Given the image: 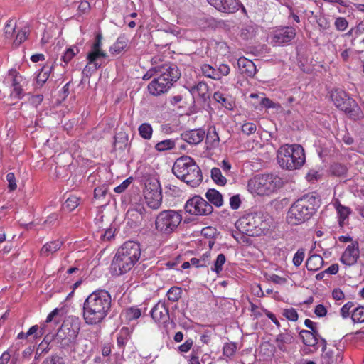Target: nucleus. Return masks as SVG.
<instances>
[{"label":"nucleus","mask_w":364,"mask_h":364,"mask_svg":"<svg viewBox=\"0 0 364 364\" xmlns=\"http://www.w3.org/2000/svg\"><path fill=\"white\" fill-rule=\"evenodd\" d=\"M11 82V90L10 96L12 98L20 100L25 95L23 86L26 84L25 79L16 70H10L7 77Z\"/></svg>","instance_id":"obj_15"},{"label":"nucleus","mask_w":364,"mask_h":364,"mask_svg":"<svg viewBox=\"0 0 364 364\" xmlns=\"http://www.w3.org/2000/svg\"><path fill=\"white\" fill-rule=\"evenodd\" d=\"M213 98L215 101L220 103L225 108L232 109V105L230 102L221 92H215L213 95Z\"/></svg>","instance_id":"obj_47"},{"label":"nucleus","mask_w":364,"mask_h":364,"mask_svg":"<svg viewBox=\"0 0 364 364\" xmlns=\"http://www.w3.org/2000/svg\"><path fill=\"white\" fill-rule=\"evenodd\" d=\"M140 136L145 139H150L152 136L153 129L150 124L143 123L139 127Z\"/></svg>","instance_id":"obj_42"},{"label":"nucleus","mask_w":364,"mask_h":364,"mask_svg":"<svg viewBox=\"0 0 364 364\" xmlns=\"http://www.w3.org/2000/svg\"><path fill=\"white\" fill-rule=\"evenodd\" d=\"M284 181L280 176L273 174H258L248 182V188L258 195H268L281 188Z\"/></svg>","instance_id":"obj_5"},{"label":"nucleus","mask_w":364,"mask_h":364,"mask_svg":"<svg viewBox=\"0 0 364 364\" xmlns=\"http://www.w3.org/2000/svg\"><path fill=\"white\" fill-rule=\"evenodd\" d=\"M294 338L291 331L284 330V332L278 334L275 339V343L277 348L283 352L287 350V345L291 344L294 342Z\"/></svg>","instance_id":"obj_20"},{"label":"nucleus","mask_w":364,"mask_h":364,"mask_svg":"<svg viewBox=\"0 0 364 364\" xmlns=\"http://www.w3.org/2000/svg\"><path fill=\"white\" fill-rule=\"evenodd\" d=\"M334 25L338 31H343L347 28L348 22L344 17H338L336 19Z\"/></svg>","instance_id":"obj_57"},{"label":"nucleus","mask_w":364,"mask_h":364,"mask_svg":"<svg viewBox=\"0 0 364 364\" xmlns=\"http://www.w3.org/2000/svg\"><path fill=\"white\" fill-rule=\"evenodd\" d=\"M225 256L222 253L219 254L214 262L213 267L211 268V270L219 274L223 270V266L225 264Z\"/></svg>","instance_id":"obj_46"},{"label":"nucleus","mask_w":364,"mask_h":364,"mask_svg":"<svg viewBox=\"0 0 364 364\" xmlns=\"http://www.w3.org/2000/svg\"><path fill=\"white\" fill-rule=\"evenodd\" d=\"M331 98L335 106L344 112L349 118L353 120L363 118V113L356 101L344 90L338 89L332 90Z\"/></svg>","instance_id":"obj_6"},{"label":"nucleus","mask_w":364,"mask_h":364,"mask_svg":"<svg viewBox=\"0 0 364 364\" xmlns=\"http://www.w3.org/2000/svg\"><path fill=\"white\" fill-rule=\"evenodd\" d=\"M132 181V178L131 177L126 179L120 185L114 188V192L117 193H121L124 192L127 188L129 185L131 183Z\"/></svg>","instance_id":"obj_63"},{"label":"nucleus","mask_w":364,"mask_h":364,"mask_svg":"<svg viewBox=\"0 0 364 364\" xmlns=\"http://www.w3.org/2000/svg\"><path fill=\"white\" fill-rule=\"evenodd\" d=\"M188 95L192 96L193 99L199 97L205 102L210 98L208 93V86L203 82H198L196 85L188 88Z\"/></svg>","instance_id":"obj_19"},{"label":"nucleus","mask_w":364,"mask_h":364,"mask_svg":"<svg viewBox=\"0 0 364 364\" xmlns=\"http://www.w3.org/2000/svg\"><path fill=\"white\" fill-rule=\"evenodd\" d=\"M148 90L152 95H159L168 90L167 83H163L156 77L148 85Z\"/></svg>","instance_id":"obj_26"},{"label":"nucleus","mask_w":364,"mask_h":364,"mask_svg":"<svg viewBox=\"0 0 364 364\" xmlns=\"http://www.w3.org/2000/svg\"><path fill=\"white\" fill-rule=\"evenodd\" d=\"M145 213V208L143 206L138 205L136 208L129 210L127 211V216L135 218L136 223H141Z\"/></svg>","instance_id":"obj_35"},{"label":"nucleus","mask_w":364,"mask_h":364,"mask_svg":"<svg viewBox=\"0 0 364 364\" xmlns=\"http://www.w3.org/2000/svg\"><path fill=\"white\" fill-rule=\"evenodd\" d=\"M283 316H284L288 320L292 321H296L298 319V314L294 308L284 309Z\"/></svg>","instance_id":"obj_59"},{"label":"nucleus","mask_w":364,"mask_h":364,"mask_svg":"<svg viewBox=\"0 0 364 364\" xmlns=\"http://www.w3.org/2000/svg\"><path fill=\"white\" fill-rule=\"evenodd\" d=\"M107 56V53L102 50L91 49L87 55V60L89 64H94L95 69H97L101 65L97 60L100 58H105Z\"/></svg>","instance_id":"obj_28"},{"label":"nucleus","mask_w":364,"mask_h":364,"mask_svg":"<svg viewBox=\"0 0 364 364\" xmlns=\"http://www.w3.org/2000/svg\"><path fill=\"white\" fill-rule=\"evenodd\" d=\"M323 265V259L318 255H311L306 262V267L309 271L316 272Z\"/></svg>","instance_id":"obj_27"},{"label":"nucleus","mask_w":364,"mask_h":364,"mask_svg":"<svg viewBox=\"0 0 364 364\" xmlns=\"http://www.w3.org/2000/svg\"><path fill=\"white\" fill-rule=\"evenodd\" d=\"M141 248L139 243L134 241L124 242L117 251L111 263V271L115 275L127 273L139 261Z\"/></svg>","instance_id":"obj_3"},{"label":"nucleus","mask_w":364,"mask_h":364,"mask_svg":"<svg viewBox=\"0 0 364 364\" xmlns=\"http://www.w3.org/2000/svg\"><path fill=\"white\" fill-rule=\"evenodd\" d=\"M264 222L260 215L249 213L240 218L236 223L237 228L248 236H259L264 229Z\"/></svg>","instance_id":"obj_8"},{"label":"nucleus","mask_w":364,"mask_h":364,"mask_svg":"<svg viewBox=\"0 0 364 364\" xmlns=\"http://www.w3.org/2000/svg\"><path fill=\"white\" fill-rule=\"evenodd\" d=\"M181 76L178 68L175 65L164 64L160 65L158 71L157 78L163 83H167L168 90L174 82H176Z\"/></svg>","instance_id":"obj_14"},{"label":"nucleus","mask_w":364,"mask_h":364,"mask_svg":"<svg viewBox=\"0 0 364 364\" xmlns=\"http://www.w3.org/2000/svg\"><path fill=\"white\" fill-rule=\"evenodd\" d=\"M112 306L110 294L105 290H96L91 293L83 304V318L87 324L100 323L107 316Z\"/></svg>","instance_id":"obj_1"},{"label":"nucleus","mask_w":364,"mask_h":364,"mask_svg":"<svg viewBox=\"0 0 364 364\" xmlns=\"http://www.w3.org/2000/svg\"><path fill=\"white\" fill-rule=\"evenodd\" d=\"M174 141L171 139H166L157 143L155 149L159 151H163L171 149L174 146Z\"/></svg>","instance_id":"obj_48"},{"label":"nucleus","mask_w":364,"mask_h":364,"mask_svg":"<svg viewBox=\"0 0 364 364\" xmlns=\"http://www.w3.org/2000/svg\"><path fill=\"white\" fill-rule=\"evenodd\" d=\"M237 346L234 343H227L223 346V355L228 358L232 356L236 352Z\"/></svg>","instance_id":"obj_52"},{"label":"nucleus","mask_w":364,"mask_h":364,"mask_svg":"<svg viewBox=\"0 0 364 364\" xmlns=\"http://www.w3.org/2000/svg\"><path fill=\"white\" fill-rule=\"evenodd\" d=\"M80 49L76 46H73L66 50L63 55L61 57V60L66 64L68 63L75 55L79 53Z\"/></svg>","instance_id":"obj_44"},{"label":"nucleus","mask_w":364,"mask_h":364,"mask_svg":"<svg viewBox=\"0 0 364 364\" xmlns=\"http://www.w3.org/2000/svg\"><path fill=\"white\" fill-rule=\"evenodd\" d=\"M359 245L357 241L348 245L343 253L341 262L346 265L351 266L356 263L359 258Z\"/></svg>","instance_id":"obj_17"},{"label":"nucleus","mask_w":364,"mask_h":364,"mask_svg":"<svg viewBox=\"0 0 364 364\" xmlns=\"http://www.w3.org/2000/svg\"><path fill=\"white\" fill-rule=\"evenodd\" d=\"M203 180L201 170L192 158L183 155V183L196 187Z\"/></svg>","instance_id":"obj_11"},{"label":"nucleus","mask_w":364,"mask_h":364,"mask_svg":"<svg viewBox=\"0 0 364 364\" xmlns=\"http://www.w3.org/2000/svg\"><path fill=\"white\" fill-rule=\"evenodd\" d=\"M182 220L181 215L174 210L161 212L156 219V228L164 233L172 232Z\"/></svg>","instance_id":"obj_10"},{"label":"nucleus","mask_w":364,"mask_h":364,"mask_svg":"<svg viewBox=\"0 0 364 364\" xmlns=\"http://www.w3.org/2000/svg\"><path fill=\"white\" fill-rule=\"evenodd\" d=\"M201 70L205 77L215 80H219V75H217L215 69L211 65L208 64H204L201 66Z\"/></svg>","instance_id":"obj_41"},{"label":"nucleus","mask_w":364,"mask_h":364,"mask_svg":"<svg viewBox=\"0 0 364 364\" xmlns=\"http://www.w3.org/2000/svg\"><path fill=\"white\" fill-rule=\"evenodd\" d=\"M201 234L208 239H213L218 235V232L215 228L208 226L202 230Z\"/></svg>","instance_id":"obj_55"},{"label":"nucleus","mask_w":364,"mask_h":364,"mask_svg":"<svg viewBox=\"0 0 364 364\" xmlns=\"http://www.w3.org/2000/svg\"><path fill=\"white\" fill-rule=\"evenodd\" d=\"M62 245L63 242L58 240L46 243L40 251L41 256L43 257H48L60 250Z\"/></svg>","instance_id":"obj_25"},{"label":"nucleus","mask_w":364,"mask_h":364,"mask_svg":"<svg viewBox=\"0 0 364 364\" xmlns=\"http://www.w3.org/2000/svg\"><path fill=\"white\" fill-rule=\"evenodd\" d=\"M79 200L80 198L78 197L71 196L66 200L65 206L69 211H72L79 205Z\"/></svg>","instance_id":"obj_49"},{"label":"nucleus","mask_w":364,"mask_h":364,"mask_svg":"<svg viewBox=\"0 0 364 364\" xmlns=\"http://www.w3.org/2000/svg\"><path fill=\"white\" fill-rule=\"evenodd\" d=\"M127 46V42L124 38L119 37L117 38L116 43L110 47L109 51L113 55L120 53Z\"/></svg>","instance_id":"obj_39"},{"label":"nucleus","mask_w":364,"mask_h":364,"mask_svg":"<svg viewBox=\"0 0 364 364\" xmlns=\"http://www.w3.org/2000/svg\"><path fill=\"white\" fill-rule=\"evenodd\" d=\"M320 201L316 193H309L298 198L289 209L287 217L288 223L297 225L308 221L319 208Z\"/></svg>","instance_id":"obj_2"},{"label":"nucleus","mask_w":364,"mask_h":364,"mask_svg":"<svg viewBox=\"0 0 364 364\" xmlns=\"http://www.w3.org/2000/svg\"><path fill=\"white\" fill-rule=\"evenodd\" d=\"M205 197L211 204L216 207H220L223 203L222 194L215 189H208Z\"/></svg>","instance_id":"obj_29"},{"label":"nucleus","mask_w":364,"mask_h":364,"mask_svg":"<svg viewBox=\"0 0 364 364\" xmlns=\"http://www.w3.org/2000/svg\"><path fill=\"white\" fill-rule=\"evenodd\" d=\"M182 156L178 158L173 166L172 172L176 176V177L180 180H182Z\"/></svg>","instance_id":"obj_51"},{"label":"nucleus","mask_w":364,"mask_h":364,"mask_svg":"<svg viewBox=\"0 0 364 364\" xmlns=\"http://www.w3.org/2000/svg\"><path fill=\"white\" fill-rule=\"evenodd\" d=\"M181 295L182 290L178 287H171L166 294L168 301L171 302L178 301L181 298Z\"/></svg>","instance_id":"obj_40"},{"label":"nucleus","mask_w":364,"mask_h":364,"mask_svg":"<svg viewBox=\"0 0 364 364\" xmlns=\"http://www.w3.org/2000/svg\"><path fill=\"white\" fill-rule=\"evenodd\" d=\"M6 181L9 183V191H13L16 189L17 185L16 183V178L14 173H9L6 175Z\"/></svg>","instance_id":"obj_62"},{"label":"nucleus","mask_w":364,"mask_h":364,"mask_svg":"<svg viewBox=\"0 0 364 364\" xmlns=\"http://www.w3.org/2000/svg\"><path fill=\"white\" fill-rule=\"evenodd\" d=\"M51 69V66H44L41 68L36 77L37 84L42 86L48 80Z\"/></svg>","instance_id":"obj_37"},{"label":"nucleus","mask_w":364,"mask_h":364,"mask_svg":"<svg viewBox=\"0 0 364 364\" xmlns=\"http://www.w3.org/2000/svg\"><path fill=\"white\" fill-rule=\"evenodd\" d=\"M296 36V30L291 26L277 28L274 32L273 41L277 46H282L291 41Z\"/></svg>","instance_id":"obj_16"},{"label":"nucleus","mask_w":364,"mask_h":364,"mask_svg":"<svg viewBox=\"0 0 364 364\" xmlns=\"http://www.w3.org/2000/svg\"><path fill=\"white\" fill-rule=\"evenodd\" d=\"M108 191V188L107 185L104 184L101 186L97 187L94 190V198L95 199H101L104 198L107 195Z\"/></svg>","instance_id":"obj_54"},{"label":"nucleus","mask_w":364,"mask_h":364,"mask_svg":"<svg viewBox=\"0 0 364 364\" xmlns=\"http://www.w3.org/2000/svg\"><path fill=\"white\" fill-rule=\"evenodd\" d=\"M113 149H122L128 141V136L124 132H119L114 136Z\"/></svg>","instance_id":"obj_33"},{"label":"nucleus","mask_w":364,"mask_h":364,"mask_svg":"<svg viewBox=\"0 0 364 364\" xmlns=\"http://www.w3.org/2000/svg\"><path fill=\"white\" fill-rule=\"evenodd\" d=\"M130 331L128 327H122L117 334V346L122 351L125 346L130 339Z\"/></svg>","instance_id":"obj_30"},{"label":"nucleus","mask_w":364,"mask_h":364,"mask_svg":"<svg viewBox=\"0 0 364 364\" xmlns=\"http://www.w3.org/2000/svg\"><path fill=\"white\" fill-rule=\"evenodd\" d=\"M299 336L301 338L304 344L307 346H315L318 342V337H320L318 331L314 333L308 330L301 331Z\"/></svg>","instance_id":"obj_23"},{"label":"nucleus","mask_w":364,"mask_h":364,"mask_svg":"<svg viewBox=\"0 0 364 364\" xmlns=\"http://www.w3.org/2000/svg\"><path fill=\"white\" fill-rule=\"evenodd\" d=\"M144 198L148 206L152 209H158L161 205V191H155V193H146L144 194Z\"/></svg>","instance_id":"obj_24"},{"label":"nucleus","mask_w":364,"mask_h":364,"mask_svg":"<svg viewBox=\"0 0 364 364\" xmlns=\"http://www.w3.org/2000/svg\"><path fill=\"white\" fill-rule=\"evenodd\" d=\"M240 0H216L213 5L218 11L226 14L235 13L240 9Z\"/></svg>","instance_id":"obj_18"},{"label":"nucleus","mask_w":364,"mask_h":364,"mask_svg":"<svg viewBox=\"0 0 364 364\" xmlns=\"http://www.w3.org/2000/svg\"><path fill=\"white\" fill-rule=\"evenodd\" d=\"M16 21L14 18L9 19L4 26V36L7 39H12L16 33Z\"/></svg>","instance_id":"obj_34"},{"label":"nucleus","mask_w":364,"mask_h":364,"mask_svg":"<svg viewBox=\"0 0 364 364\" xmlns=\"http://www.w3.org/2000/svg\"><path fill=\"white\" fill-rule=\"evenodd\" d=\"M155 191H161L159 181L156 178H149L145 183V188L144 190V195L146 193Z\"/></svg>","instance_id":"obj_36"},{"label":"nucleus","mask_w":364,"mask_h":364,"mask_svg":"<svg viewBox=\"0 0 364 364\" xmlns=\"http://www.w3.org/2000/svg\"><path fill=\"white\" fill-rule=\"evenodd\" d=\"M277 159L283 169H299L305 163L304 150L299 144H285L278 149Z\"/></svg>","instance_id":"obj_4"},{"label":"nucleus","mask_w":364,"mask_h":364,"mask_svg":"<svg viewBox=\"0 0 364 364\" xmlns=\"http://www.w3.org/2000/svg\"><path fill=\"white\" fill-rule=\"evenodd\" d=\"M211 178L219 186H225L227 183V179L222 175L220 169L216 167L211 169Z\"/></svg>","instance_id":"obj_38"},{"label":"nucleus","mask_w":364,"mask_h":364,"mask_svg":"<svg viewBox=\"0 0 364 364\" xmlns=\"http://www.w3.org/2000/svg\"><path fill=\"white\" fill-rule=\"evenodd\" d=\"M205 136V131L202 129H194L186 131L183 134V141H186L190 144H198L200 143Z\"/></svg>","instance_id":"obj_21"},{"label":"nucleus","mask_w":364,"mask_h":364,"mask_svg":"<svg viewBox=\"0 0 364 364\" xmlns=\"http://www.w3.org/2000/svg\"><path fill=\"white\" fill-rule=\"evenodd\" d=\"M26 333L28 337L31 336H33L34 338L41 337L43 334L46 333V324H44L40 330L38 325H34L31 327Z\"/></svg>","instance_id":"obj_45"},{"label":"nucleus","mask_w":364,"mask_h":364,"mask_svg":"<svg viewBox=\"0 0 364 364\" xmlns=\"http://www.w3.org/2000/svg\"><path fill=\"white\" fill-rule=\"evenodd\" d=\"M42 364H65L63 358L57 354L47 357Z\"/></svg>","instance_id":"obj_53"},{"label":"nucleus","mask_w":364,"mask_h":364,"mask_svg":"<svg viewBox=\"0 0 364 364\" xmlns=\"http://www.w3.org/2000/svg\"><path fill=\"white\" fill-rule=\"evenodd\" d=\"M141 314V310L136 307H131L125 310V315L128 320L136 319Z\"/></svg>","instance_id":"obj_50"},{"label":"nucleus","mask_w":364,"mask_h":364,"mask_svg":"<svg viewBox=\"0 0 364 364\" xmlns=\"http://www.w3.org/2000/svg\"><path fill=\"white\" fill-rule=\"evenodd\" d=\"M80 331V324L77 321H64L55 335V341L61 348L74 346Z\"/></svg>","instance_id":"obj_7"},{"label":"nucleus","mask_w":364,"mask_h":364,"mask_svg":"<svg viewBox=\"0 0 364 364\" xmlns=\"http://www.w3.org/2000/svg\"><path fill=\"white\" fill-rule=\"evenodd\" d=\"M331 175L337 177H344L348 172V168L346 165L341 163H333L329 168Z\"/></svg>","instance_id":"obj_31"},{"label":"nucleus","mask_w":364,"mask_h":364,"mask_svg":"<svg viewBox=\"0 0 364 364\" xmlns=\"http://www.w3.org/2000/svg\"><path fill=\"white\" fill-rule=\"evenodd\" d=\"M237 65L242 74L248 77H253L255 75L256 66L252 60L242 57L237 60Z\"/></svg>","instance_id":"obj_22"},{"label":"nucleus","mask_w":364,"mask_h":364,"mask_svg":"<svg viewBox=\"0 0 364 364\" xmlns=\"http://www.w3.org/2000/svg\"><path fill=\"white\" fill-rule=\"evenodd\" d=\"M257 129L256 125L252 122L245 123L242 127V131L244 134L250 135L255 132Z\"/></svg>","instance_id":"obj_61"},{"label":"nucleus","mask_w":364,"mask_h":364,"mask_svg":"<svg viewBox=\"0 0 364 364\" xmlns=\"http://www.w3.org/2000/svg\"><path fill=\"white\" fill-rule=\"evenodd\" d=\"M354 306V303L348 301L341 309V314L343 318H347L350 315V309Z\"/></svg>","instance_id":"obj_64"},{"label":"nucleus","mask_w":364,"mask_h":364,"mask_svg":"<svg viewBox=\"0 0 364 364\" xmlns=\"http://www.w3.org/2000/svg\"><path fill=\"white\" fill-rule=\"evenodd\" d=\"M27 36L28 31L26 29L18 31L14 40V43L16 46H18L27 38Z\"/></svg>","instance_id":"obj_58"},{"label":"nucleus","mask_w":364,"mask_h":364,"mask_svg":"<svg viewBox=\"0 0 364 364\" xmlns=\"http://www.w3.org/2000/svg\"><path fill=\"white\" fill-rule=\"evenodd\" d=\"M304 250L302 248L299 249L293 257V264L296 267L300 266L304 259Z\"/></svg>","instance_id":"obj_56"},{"label":"nucleus","mask_w":364,"mask_h":364,"mask_svg":"<svg viewBox=\"0 0 364 364\" xmlns=\"http://www.w3.org/2000/svg\"><path fill=\"white\" fill-rule=\"evenodd\" d=\"M353 323H364V306H359L355 308L351 316Z\"/></svg>","instance_id":"obj_43"},{"label":"nucleus","mask_w":364,"mask_h":364,"mask_svg":"<svg viewBox=\"0 0 364 364\" xmlns=\"http://www.w3.org/2000/svg\"><path fill=\"white\" fill-rule=\"evenodd\" d=\"M215 70L220 80L223 76H227L230 73V68L227 64H220Z\"/></svg>","instance_id":"obj_60"},{"label":"nucleus","mask_w":364,"mask_h":364,"mask_svg":"<svg viewBox=\"0 0 364 364\" xmlns=\"http://www.w3.org/2000/svg\"><path fill=\"white\" fill-rule=\"evenodd\" d=\"M338 216H339V225L343 227V221L348 217L350 213V209L348 207L342 205L338 201L335 203Z\"/></svg>","instance_id":"obj_32"},{"label":"nucleus","mask_w":364,"mask_h":364,"mask_svg":"<svg viewBox=\"0 0 364 364\" xmlns=\"http://www.w3.org/2000/svg\"><path fill=\"white\" fill-rule=\"evenodd\" d=\"M184 209L187 213L196 215H207L213 210L212 205L199 196H195L189 199Z\"/></svg>","instance_id":"obj_12"},{"label":"nucleus","mask_w":364,"mask_h":364,"mask_svg":"<svg viewBox=\"0 0 364 364\" xmlns=\"http://www.w3.org/2000/svg\"><path fill=\"white\" fill-rule=\"evenodd\" d=\"M186 15V26H197L200 28H205L212 24L213 18L205 16L199 9L191 10V7L187 5Z\"/></svg>","instance_id":"obj_13"},{"label":"nucleus","mask_w":364,"mask_h":364,"mask_svg":"<svg viewBox=\"0 0 364 364\" xmlns=\"http://www.w3.org/2000/svg\"><path fill=\"white\" fill-rule=\"evenodd\" d=\"M177 308V305H175L173 307V309H174L173 311L170 314L165 301H159L152 308L151 316L155 322L158 323L165 324L167 321L171 320V323L174 327L176 323L180 324L181 321L182 313L179 310L176 311Z\"/></svg>","instance_id":"obj_9"}]
</instances>
